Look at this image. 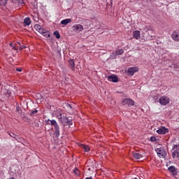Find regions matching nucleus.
Returning <instances> with one entry per match:
<instances>
[{
    "mask_svg": "<svg viewBox=\"0 0 179 179\" xmlns=\"http://www.w3.org/2000/svg\"><path fill=\"white\" fill-rule=\"evenodd\" d=\"M45 122L48 125L55 126V135L57 138H58L59 136V126L57 123V121H55V120H50V119H48V120H45Z\"/></svg>",
    "mask_w": 179,
    "mask_h": 179,
    "instance_id": "nucleus-1",
    "label": "nucleus"
},
{
    "mask_svg": "<svg viewBox=\"0 0 179 179\" xmlns=\"http://www.w3.org/2000/svg\"><path fill=\"white\" fill-rule=\"evenodd\" d=\"M58 118L59 120L61 121L62 124H66L69 127H70V125H72V119H69L65 116L62 117V114L59 115Z\"/></svg>",
    "mask_w": 179,
    "mask_h": 179,
    "instance_id": "nucleus-2",
    "label": "nucleus"
},
{
    "mask_svg": "<svg viewBox=\"0 0 179 179\" xmlns=\"http://www.w3.org/2000/svg\"><path fill=\"white\" fill-rule=\"evenodd\" d=\"M172 150H173V152L172 153L173 159H178V157H179V144L174 145L173 146Z\"/></svg>",
    "mask_w": 179,
    "mask_h": 179,
    "instance_id": "nucleus-3",
    "label": "nucleus"
},
{
    "mask_svg": "<svg viewBox=\"0 0 179 179\" xmlns=\"http://www.w3.org/2000/svg\"><path fill=\"white\" fill-rule=\"evenodd\" d=\"M123 106H135V102L131 99H125L122 101Z\"/></svg>",
    "mask_w": 179,
    "mask_h": 179,
    "instance_id": "nucleus-4",
    "label": "nucleus"
},
{
    "mask_svg": "<svg viewBox=\"0 0 179 179\" xmlns=\"http://www.w3.org/2000/svg\"><path fill=\"white\" fill-rule=\"evenodd\" d=\"M159 103L162 106H167L170 103V99L167 96H162L159 99Z\"/></svg>",
    "mask_w": 179,
    "mask_h": 179,
    "instance_id": "nucleus-5",
    "label": "nucleus"
},
{
    "mask_svg": "<svg viewBox=\"0 0 179 179\" xmlns=\"http://www.w3.org/2000/svg\"><path fill=\"white\" fill-rule=\"evenodd\" d=\"M157 155L159 157H166L167 156V152L166 150L162 148H157Z\"/></svg>",
    "mask_w": 179,
    "mask_h": 179,
    "instance_id": "nucleus-6",
    "label": "nucleus"
},
{
    "mask_svg": "<svg viewBox=\"0 0 179 179\" xmlns=\"http://www.w3.org/2000/svg\"><path fill=\"white\" fill-rule=\"evenodd\" d=\"M169 132V129L166 128L165 127H162L160 129L157 130V133L159 135H166Z\"/></svg>",
    "mask_w": 179,
    "mask_h": 179,
    "instance_id": "nucleus-7",
    "label": "nucleus"
},
{
    "mask_svg": "<svg viewBox=\"0 0 179 179\" xmlns=\"http://www.w3.org/2000/svg\"><path fill=\"white\" fill-rule=\"evenodd\" d=\"M138 71L139 69L138 67H130L127 70V73L128 75H131V76H132L135 72H138Z\"/></svg>",
    "mask_w": 179,
    "mask_h": 179,
    "instance_id": "nucleus-8",
    "label": "nucleus"
},
{
    "mask_svg": "<svg viewBox=\"0 0 179 179\" xmlns=\"http://www.w3.org/2000/svg\"><path fill=\"white\" fill-rule=\"evenodd\" d=\"M108 80L109 82H113V83H117L118 82V77L114 74L108 76Z\"/></svg>",
    "mask_w": 179,
    "mask_h": 179,
    "instance_id": "nucleus-9",
    "label": "nucleus"
},
{
    "mask_svg": "<svg viewBox=\"0 0 179 179\" xmlns=\"http://www.w3.org/2000/svg\"><path fill=\"white\" fill-rule=\"evenodd\" d=\"M168 170L170 173H171L173 177H176V176H177V169L176 168V166H171L168 168Z\"/></svg>",
    "mask_w": 179,
    "mask_h": 179,
    "instance_id": "nucleus-10",
    "label": "nucleus"
},
{
    "mask_svg": "<svg viewBox=\"0 0 179 179\" xmlns=\"http://www.w3.org/2000/svg\"><path fill=\"white\" fill-rule=\"evenodd\" d=\"M171 37L174 41H179V31H174L171 34Z\"/></svg>",
    "mask_w": 179,
    "mask_h": 179,
    "instance_id": "nucleus-11",
    "label": "nucleus"
},
{
    "mask_svg": "<svg viewBox=\"0 0 179 179\" xmlns=\"http://www.w3.org/2000/svg\"><path fill=\"white\" fill-rule=\"evenodd\" d=\"M69 67L71 68V71H75V61L72 59L69 60Z\"/></svg>",
    "mask_w": 179,
    "mask_h": 179,
    "instance_id": "nucleus-12",
    "label": "nucleus"
},
{
    "mask_svg": "<svg viewBox=\"0 0 179 179\" xmlns=\"http://www.w3.org/2000/svg\"><path fill=\"white\" fill-rule=\"evenodd\" d=\"M73 27L77 31H82L83 30V26H82L81 24H76Z\"/></svg>",
    "mask_w": 179,
    "mask_h": 179,
    "instance_id": "nucleus-13",
    "label": "nucleus"
},
{
    "mask_svg": "<svg viewBox=\"0 0 179 179\" xmlns=\"http://www.w3.org/2000/svg\"><path fill=\"white\" fill-rule=\"evenodd\" d=\"M31 24V20H30V18L29 17H25L24 20V24H26V26H30Z\"/></svg>",
    "mask_w": 179,
    "mask_h": 179,
    "instance_id": "nucleus-14",
    "label": "nucleus"
},
{
    "mask_svg": "<svg viewBox=\"0 0 179 179\" xmlns=\"http://www.w3.org/2000/svg\"><path fill=\"white\" fill-rule=\"evenodd\" d=\"M71 22H72V19H65L61 21V24L66 26V24L71 23Z\"/></svg>",
    "mask_w": 179,
    "mask_h": 179,
    "instance_id": "nucleus-15",
    "label": "nucleus"
},
{
    "mask_svg": "<svg viewBox=\"0 0 179 179\" xmlns=\"http://www.w3.org/2000/svg\"><path fill=\"white\" fill-rule=\"evenodd\" d=\"M133 34H134V38H136L137 40H138V38H141V31H134L133 32Z\"/></svg>",
    "mask_w": 179,
    "mask_h": 179,
    "instance_id": "nucleus-16",
    "label": "nucleus"
},
{
    "mask_svg": "<svg viewBox=\"0 0 179 179\" xmlns=\"http://www.w3.org/2000/svg\"><path fill=\"white\" fill-rule=\"evenodd\" d=\"M133 156H134V159H136L137 160H139V159H142V157H143L142 155H141L138 152L133 153Z\"/></svg>",
    "mask_w": 179,
    "mask_h": 179,
    "instance_id": "nucleus-17",
    "label": "nucleus"
},
{
    "mask_svg": "<svg viewBox=\"0 0 179 179\" xmlns=\"http://www.w3.org/2000/svg\"><path fill=\"white\" fill-rule=\"evenodd\" d=\"M115 55H122V54H124V50L119 49V50L115 51Z\"/></svg>",
    "mask_w": 179,
    "mask_h": 179,
    "instance_id": "nucleus-18",
    "label": "nucleus"
},
{
    "mask_svg": "<svg viewBox=\"0 0 179 179\" xmlns=\"http://www.w3.org/2000/svg\"><path fill=\"white\" fill-rule=\"evenodd\" d=\"M146 29H147L146 31H148V34H150V35L152 34V33H153V31H155V29L152 27H148Z\"/></svg>",
    "mask_w": 179,
    "mask_h": 179,
    "instance_id": "nucleus-19",
    "label": "nucleus"
},
{
    "mask_svg": "<svg viewBox=\"0 0 179 179\" xmlns=\"http://www.w3.org/2000/svg\"><path fill=\"white\" fill-rule=\"evenodd\" d=\"M54 36H55L56 38L59 40V38H61V35L59 34V32L58 31H55L53 33Z\"/></svg>",
    "mask_w": 179,
    "mask_h": 179,
    "instance_id": "nucleus-20",
    "label": "nucleus"
},
{
    "mask_svg": "<svg viewBox=\"0 0 179 179\" xmlns=\"http://www.w3.org/2000/svg\"><path fill=\"white\" fill-rule=\"evenodd\" d=\"M7 2H8V0H0V6H6Z\"/></svg>",
    "mask_w": 179,
    "mask_h": 179,
    "instance_id": "nucleus-21",
    "label": "nucleus"
},
{
    "mask_svg": "<svg viewBox=\"0 0 179 179\" xmlns=\"http://www.w3.org/2000/svg\"><path fill=\"white\" fill-rule=\"evenodd\" d=\"M42 35H43L44 37H46V38H48V37H51V34H50V31H45V34H43Z\"/></svg>",
    "mask_w": 179,
    "mask_h": 179,
    "instance_id": "nucleus-22",
    "label": "nucleus"
},
{
    "mask_svg": "<svg viewBox=\"0 0 179 179\" xmlns=\"http://www.w3.org/2000/svg\"><path fill=\"white\" fill-rule=\"evenodd\" d=\"M81 148L85 149V152H89V150H90V148H89L87 145H81Z\"/></svg>",
    "mask_w": 179,
    "mask_h": 179,
    "instance_id": "nucleus-23",
    "label": "nucleus"
},
{
    "mask_svg": "<svg viewBox=\"0 0 179 179\" xmlns=\"http://www.w3.org/2000/svg\"><path fill=\"white\" fill-rule=\"evenodd\" d=\"M14 3H18V5H22L23 3V0H13Z\"/></svg>",
    "mask_w": 179,
    "mask_h": 179,
    "instance_id": "nucleus-24",
    "label": "nucleus"
},
{
    "mask_svg": "<svg viewBox=\"0 0 179 179\" xmlns=\"http://www.w3.org/2000/svg\"><path fill=\"white\" fill-rule=\"evenodd\" d=\"M47 30L43 29V27L39 29L38 33H41V34H44Z\"/></svg>",
    "mask_w": 179,
    "mask_h": 179,
    "instance_id": "nucleus-25",
    "label": "nucleus"
},
{
    "mask_svg": "<svg viewBox=\"0 0 179 179\" xmlns=\"http://www.w3.org/2000/svg\"><path fill=\"white\" fill-rule=\"evenodd\" d=\"M9 135H10V136H11V138H13L14 139H15V141H19L16 138L17 136H16V134H15V133H10Z\"/></svg>",
    "mask_w": 179,
    "mask_h": 179,
    "instance_id": "nucleus-26",
    "label": "nucleus"
},
{
    "mask_svg": "<svg viewBox=\"0 0 179 179\" xmlns=\"http://www.w3.org/2000/svg\"><path fill=\"white\" fill-rule=\"evenodd\" d=\"M73 172L74 173V174H76V176H79L80 174L79 170L78 169V168H75L74 170H73Z\"/></svg>",
    "mask_w": 179,
    "mask_h": 179,
    "instance_id": "nucleus-27",
    "label": "nucleus"
},
{
    "mask_svg": "<svg viewBox=\"0 0 179 179\" xmlns=\"http://www.w3.org/2000/svg\"><path fill=\"white\" fill-rule=\"evenodd\" d=\"M34 28L38 31L42 27L40 24H35Z\"/></svg>",
    "mask_w": 179,
    "mask_h": 179,
    "instance_id": "nucleus-28",
    "label": "nucleus"
},
{
    "mask_svg": "<svg viewBox=\"0 0 179 179\" xmlns=\"http://www.w3.org/2000/svg\"><path fill=\"white\" fill-rule=\"evenodd\" d=\"M150 141L151 142H157V138L155 136H151L150 138Z\"/></svg>",
    "mask_w": 179,
    "mask_h": 179,
    "instance_id": "nucleus-29",
    "label": "nucleus"
},
{
    "mask_svg": "<svg viewBox=\"0 0 179 179\" xmlns=\"http://www.w3.org/2000/svg\"><path fill=\"white\" fill-rule=\"evenodd\" d=\"M37 113H38V110H32L30 114L31 117H33V115H34L35 114H37Z\"/></svg>",
    "mask_w": 179,
    "mask_h": 179,
    "instance_id": "nucleus-30",
    "label": "nucleus"
},
{
    "mask_svg": "<svg viewBox=\"0 0 179 179\" xmlns=\"http://www.w3.org/2000/svg\"><path fill=\"white\" fill-rule=\"evenodd\" d=\"M36 97L38 100H42L43 99H44V97L42 96V95H41L40 94H37Z\"/></svg>",
    "mask_w": 179,
    "mask_h": 179,
    "instance_id": "nucleus-31",
    "label": "nucleus"
},
{
    "mask_svg": "<svg viewBox=\"0 0 179 179\" xmlns=\"http://www.w3.org/2000/svg\"><path fill=\"white\" fill-rule=\"evenodd\" d=\"M17 44L19 45L20 50H24V48H26L25 45H22L20 43L17 42Z\"/></svg>",
    "mask_w": 179,
    "mask_h": 179,
    "instance_id": "nucleus-32",
    "label": "nucleus"
},
{
    "mask_svg": "<svg viewBox=\"0 0 179 179\" xmlns=\"http://www.w3.org/2000/svg\"><path fill=\"white\" fill-rule=\"evenodd\" d=\"M17 72H22V69H16Z\"/></svg>",
    "mask_w": 179,
    "mask_h": 179,
    "instance_id": "nucleus-33",
    "label": "nucleus"
},
{
    "mask_svg": "<svg viewBox=\"0 0 179 179\" xmlns=\"http://www.w3.org/2000/svg\"><path fill=\"white\" fill-rule=\"evenodd\" d=\"M20 107H17V111H18V113H19V111H20Z\"/></svg>",
    "mask_w": 179,
    "mask_h": 179,
    "instance_id": "nucleus-34",
    "label": "nucleus"
},
{
    "mask_svg": "<svg viewBox=\"0 0 179 179\" xmlns=\"http://www.w3.org/2000/svg\"><path fill=\"white\" fill-rule=\"evenodd\" d=\"M68 107H70V108H72V106L71 104H67Z\"/></svg>",
    "mask_w": 179,
    "mask_h": 179,
    "instance_id": "nucleus-35",
    "label": "nucleus"
},
{
    "mask_svg": "<svg viewBox=\"0 0 179 179\" xmlns=\"http://www.w3.org/2000/svg\"><path fill=\"white\" fill-rule=\"evenodd\" d=\"M13 50H17V49L15 46H13Z\"/></svg>",
    "mask_w": 179,
    "mask_h": 179,
    "instance_id": "nucleus-36",
    "label": "nucleus"
},
{
    "mask_svg": "<svg viewBox=\"0 0 179 179\" xmlns=\"http://www.w3.org/2000/svg\"><path fill=\"white\" fill-rule=\"evenodd\" d=\"M10 47H13V45L12 43H10Z\"/></svg>",
    "mask_w": 179,
    "mask_h": 179,
    "instance_id": "nucleus-37",
    "label": "nucleus"
},
{
    "mask_svg": "<svg viewBox=\"0 0 179 179\" xmlns=\"http://www.w3.org/2000/svg\"><path fill=\"white\" fill-rule=\"evenodd\" d=\"M36 126L38 127V124H37Z\"/></svg>",
    "mask_w": 179,
    "mask_h": 179,
    "instance_id": "nucleus-38",
    "label": "nucleus"
},
{
    "mask_svg": "<svg viewBox=\"0 0 179 179\" xmlns=\"http://www.w3.org/2000/svg\"><path fill=\"white\" fill-rule=\"evenodd\" d=\"M0 86H1V83H0Z\"/></svg>",
    "mask_w": 179,
    "mask_h": 179,
    "instance_id": "nucleus-39",
    "label": "nucleus"
}]
</instances>
